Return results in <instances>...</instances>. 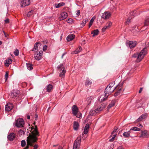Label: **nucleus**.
<instances>
[{
  "instance_id": "obj_1",
  "label": "nucleus",
  "mask_w": 149,
  "mask_h": 149,
  "mask_svg": "<svg viewBox=\"0 0 149 149\" xmlns=\"http://www.w3.org/2000/svg\"><path fill=\"white\" fill-rule=\"evenodd\" d=\"M35 127L36 128H34L33 127H31V134H30L27 137V146L23 149H28L29 146H33V143H35L37 140V136H39V135L37 127L36 126Z\"/></svg>"
},
{
  "instance_id": "obj_2",
  "label": "nucleus",
  "mask_w": 149,
  "mask_h": 149,
  "mask_svg": "<svg viewBox=\"0 0 149 149\" xmlns=\"http://www.w3.org/2000/svg\"><path fill=\"white\" fill-rule=\"evenodd\" d=\"M106 105L105 104L103 103L101 105L100 107L95 109H92L90 112V114L91 116L95 115L97 113L102 111L106 107Z\"/></svg>"
},
{
  "instance_id": "obj_3",
  "label": "nucleus",
  "mask_w": 149,
  "mask_h": 149,
  "mask_svg": "<svg viewBox=\"0 0 149 149\" xmlns=\"http://www.w3.org/2000/svg\"><path fill=\"white\" fill-rule=\"evenodd\" d=\"M146 49V48L145 47L141 51L139 54H138V55L136 60L137 62L140 61L146 54L147 53Z\"/></svg>"
},
{
  "instance_id": "obj_4",
  "label": "nucleus",
  "mask_w": 149,
  "mask_h": 149,
  "mask_svg": "<svg viewBox=\"0 0 149 149\" xmlns=\"http://www.w3.org/2000/svg\"><path fill=\"white\" fill-rule=\"evenodd\" d=\"M24 120L22 118H19L15 121L14 125L17 127L21 128L24 127Z\"/></svg>"
},
{
  "instance_id": "obj_5",
  "label": "nucleus",
  "mask_w": 149,
  "mask_h": 149,
  "mask_svg": "<svg viewBox=\"0 0 149 149\" xmlns=\"http://www.w3.org/2000/svg\"><path fill=\"white\" fill-rule=\"evenodd\" d=\"M109 85L110 84L108 85L104 91L105 95H106V96H107V97L110 95L111 93L114 91L115 88H116V87H115L114 89L111 90V88L113 86Z\"/></svg>"
},
{
  "instance_id": "obj_6",
  "label": "nucleus",
  "mask_w": 149,
  "mask_h": 149,
  "mask_svg": "<svg viewBox=\"0 0 149 149\" xmlns=\"http://www.w3.org/2000/svg\"><path fill=\"white\" fill-rule=\"evenodd\" d=\"M57 68L59 70L62 71L60 74V77L62 78L64 77L65 76V74L66 72V71L64 70L63 64H61L58 66Z\"/></svg>"
},
{
  "instance_id": "obj_7",
  "label": "nucleus",
  "mask_w": 149,
  "mask_h": 149,
  "mask_svg": "<svg viewBox=\"0 0 149 149\" xmlns=\"http://www.w3.org/2000/svg\"><path fill=\"white\" fill-rule=\"evenodd\" d=\"M81 142V137H77L74 143L73 149H79L80 145Z\"/></svg>"
},
{
  "instance_id": "obj_8",
  "label": "nucleus",
  "mask_w": 149,
  "mask_h": 149,
  "mask_svg": "<svg viewBox=\"0 0 149 149\" xmlns=\"http://www.w3.org/2000/svg\"><path fill=\"white\" fill-rule=\"evenodd\" d=\"M126 44L127 46H129L130 48L134 47L137 44V42L135 41H127L126 42Z\"/></svg>"
},
{
  "instance_id": "obj_9",
  "label": "nucleus",
  "mask_w": 149,
  "mask_h": 149,
  "mask_svg": "<svg viewBox=\"0 0 149 149\" xmlns=\"http://www.w3.org/2000/svg\"><path fill=\"white\" fill-rule=\"evenodd\" d=\"M139 137L146 138L149 137V132L146 130L142 131Z\"/></svg>"
},
{
  "instance_id": "obj_10",
  "label": "nucleus",
  "mask_w": 149,
  "mask_h": 149,
  "mask_svg": "<svg viewBox=\"0 0 149 149\" xmlns=\"http://www.w3.org/2000/svg\"><path fill=\"white\" fill-rule=\"evenodd\" d=\"M43 52L41 50L40 51L38 54H34V57L35 59L38 61L40 60L42 58Z\"/></svg>"
},
{
  "instance_id": "obj_11",
  "label": "nucleus",
  "mask_w": 149,
  "mask_h": 149,
  "mask_svg": "<svg viewBox=\"0 0 149 149\" xmlns=\"http://www.w3.org/2000/svg\"><path fill=\"white\" fill-rule=\"evenodd\" d=\"M111 15V14L109 12H105L102 13L101 17L104 19H109Z\"/></svg>"
},
{
  "instance_id": "obj_12",
  "label": "nucleus",
  "mask_w": 149,
  "mask_h": 149,
  "mask_svg": "<svg viewBox=\"0 0 149 149\" xmlns=\"http://www.w3.org/2000/svg\"><path fill=\"white\" fill-rule=\"evenodd\" d=\"M21 7L29 6L30 3V0H22L21 1Z\"/></svg>"
},
{
  "instance_id": "obj_13",
  "label": "nucleus",
  "mask_w": 149,
  "mask_h": 149,
  "mask_svg": "<svg viewBox=\"0 0 149 149\" xmlns=\"http://www.w3.org/2000/svg\"><path fill=\"white\" fill-rule=\"evenodd\" d=\"M15 137V134L13 133H11L8 135L7 138L10 141H13Z\"/></svg>"
},
{
  "instance_id": "obj_14",
  "label": "nucleus",
  "mask_w": 149,
  "mask_h": 149,
  "mask_svg": "<svg viewBox=\"0 0 149 149\" xmlns=\"http://www.w3.org/2000/svg\"><path fill=\"white\" fill-rule=\"evenodd\" d=\"M68 16V15L66 12H63L60 14V16L59 17V19L61 20H63L66 18Z\"/></svg>"
},
{
  "instance_id": "obj_15",
  "label": "nucleus",
  "mask_w": 149,
  "mask_h": 149,
  "mask_svg": "<svg viewBox=\"0 0 149 149\" xmlns=\"http://www.w3.org/2000/svg\"><path fill=\"white\" fill-rule=\"evenodd\" d=\"M72 113L75 116L78 113V108L75 105H74L72 107Z\"/></svg>"
},
{
  "instance_id": "obj_16",
  "label": "nucleus",
  "mask_w": 149,
  "mask_h": 149,
  "mask_svg": "<svg viewBox=\"0 0 149 149\" xmlns=\"http://www.w3.org/2000/svg\"><path fill=\"white\" fill-rule=\"evenodd\" d=\"M13 108V105L11 103H9L6 105L5 109L7 111H10Z\"/></svg>"
},
{
  "instance_id": "obj_17",
  "label": "nucleus",
  "mask_w": 149,
  "mask_h": 149,
  "mask_svg": "<svg viewBox=\"0 0 149 149\" xmlns=\"http://www.w3.org/2000/svg\"><path fill=\"white\" fill-rule=\"evenodd\" d=\"M19 93V91L16 90L14 91L11 93V96L12 97H17L18 96Z\"/></svg>"
},
{
  "instance_id": "obj_18",
  "label": "nucleus",
  "mask_w": 149,
  "mask_h": 149,
  "mask_svg": "<svg viewBox=\"0 0 149 149\" xmlns=\"http://www.w3.org/2000/svg\"><path fill=\"white\" fill-rule=\"evenodd\" d=\"M40 45V43L39 42H37L34 45V48L32 49L31 51L34 52L37 51L38 50V46Z\"/></svg>"
},
{
  "instance_id": "obj_19",
  "label": "nucleus",
  "mask_w": 149,
  "mask_h": 149,
  "mask_svg": "<svg viewBox=\"0 0 149 149\" xmlns=\"http://www.w3.org/2000/svg\"><path fill=\"white\" fill-rule=\"evenodd\" d=\"M107 97V96H106V95H101L99 98V100L101 102L104 101L106 100Z\"/></svg>"
},
{
  "instance_id": "obj_20",
  "label": "nucleus",
  "mask_w": 149,
  "mask_h": 149,
  "mask_svg": "<svg viewBox=\"0 0 149 149\" xmlns=\"http://www.w3.org/2000/svg\"><path fill=\"white\" fill-rule=\"evenodd\" d=\"M75 37V36L73 34L70 35L67 37V40L68 41H70L73 39Z\"/></svg>"
},
{
  "instance_id": "obj_21",
  "label": "nucleus",
  "mask_w": 149,
  "mask_h": 149,
  "mask_svg": "<svg viewBox=\"0 0 149 149\" xmlns=\"http://www.w3.org/2000/svg\"><path fill=\"white\" fill-rule=\"evenodd\" d=\"M79 123L77 122L74 121V122L73 128L74 130H77L79 128Z\"/></svg>"
},
{
  "instance_id": "obj_22",
  "label": "nucleus",
  "mask_w": 149,
  "mask_h": 149,
  "mask_svg": "<svg viewBox=\"0 0 149 149\" xmlns=\"http://www.w3.org/2000/svg\"><path fill=\"white\" fill-rule=\"evenodd\" d=\"M53 86L52 85L50 84L48 85L46 87L47 91L48 92H50L51 90L53 89Z\"/></svg>"
},
{
  "instance_id": "obj_23",
  "label": "nucleus",
  "mask_w": 149,
  "mask_h": 149,
  "mask_svg": "<svg viewBox=\"0 0 149 149\" xmlns=\"http://www.w3.org/2000/svg\"><path fill=\"white\" fill-rule=\"evenodd\" d=\"M115 103V101L114 100H113L111 101V102L109 104L107 107L108 109H110L114 105Z\"/></svg>"
},
{
  "instance_id": "obj_24",
  "label": "nucleus",
  "mask_w": 149,
  "mask_h": 149,
  "mask_svg": "<svg viewBox=\"0 0 149 149\" xmlns=\"http://www.w3.org/2000/svg\"><path fill=\"white\" fill-rule=\"evenodd\" d=\"M99 31L98 29L94 30L91 33V34H93V36L94 37L95 36L97 35L99 33Z\"/></svg>"
},
{
  "instance_id": "obj_25",
  "label": "nucleus",
  "mask_w": 149,
  "mask_h": 149,
  "mask_svg": "<svg viewBox=\"0 0 149 149\" xmlns=\"http://www.w3.org/2000/svg\"><path fill=\"white\" fill-rule=\"evenodd\" d=\"M92 84V82L90 80L89 78H87L85 83V85L87 86L90 85Z\"/></svg>"
},
{
  "instance_id": "obj_26",
  "label": "nucleus",
  "mask_w": 149,
  "mask_h": 149,
  "mask_svg": "<svg viewBox=\"0 0 149 149\" xmlns=\"http://www.w3.org/2000/svg\"><path fill=\"white\" fill-rule=\"evenodd\" d=\"M131 133L130 131L129 130L127 132H124L123 134V135L125 137H128L130 136V134Z\"/></svg>"
},
{
  "instance_id": "obj_27",
  "label": "nucleus",
  "mask_w": 149,
  "mask_h": 149,
  "mask_svg": "<svg viewBox=\"0 0 149 149\" xmlns=\"http://www.w3.org/2000/svg\"><path fill=\"white\" fill-rule=\"evenodd\" d=\"M65 5V3L64 2H61L60 3H59L55 4V7L56 8H59L61 6H64Z\"/></svg>"
},
{
  "instance_id": "obj_28",
  "label": "nucleus",
  "mask_w": 149,
  "mask_h": 149,
  "mask_svg": "<svg viewBox=\"0 0 149 149\" xmlns=\"http://www.w3.org/2000/svg\"><path fill=\"white\" fill-rule=\"evenodd\" d=\"M12 63V60L10 59H8L6 60L5 62V65L8 66L10 64Z\"/></svg>"
},
{
  "instance_id": "obj_29",
  "label": "nucleus",
  "mask_w": 149,
  "mask_h": 149,
  "mask_svg": "<svg viewBox=\"0 0 149 149\" xmlns=\"http://www.w3.org/2000/svg\"><path fill=\"white\" fill-rule=\"evenodd\" d=\"M82 50V48L81 47L79 46V48L77 49L75 51H74V52H73V54H77L79 53L80 52V51Z\"/></svg>"
},
{
  "instance_id": "obj_30",
  "label": "nucleus",
  "mask_w": 149,
  "mask_h": 149,
  "mask_svg": "<svg viewBox=\"0 0 149 149\" xmlns=\"http://www.w3.org/2000/svg\"><path fill=\"white\" fill-rule=\"evenodd\" d=\"M141 130V129L139 128H138L137 127H132L130 130L131 132V131H140Z\"/></svg>"
},
{
  "instance_id": "obj_31",
  "label": "nucleus",
  "mask_w": 149,
  "mask_h": 149,
  "mask_svg": "<svg viewBox=\"0 0 149 149\" xmlns=\"http://www.w3.org/2000/svg\"><path fill=\"white\" fill-rule=\"evenodd\" d=\"M26 66L28 69L29 70H32L33 69L32 65L29 63H27L26 64Z\"/></svg>"
},
{
  "instance_id": "obj_32",
  "label": "nucleus",
  "mask_w": 149,
  "mask_h": 149,
  "mask_svg": "<svg viewBox=\"0 0 149 149\" xmlns=\"http://www.w3.org/2000/svg\"><path fill=\"white\" fill-rule=\"evenodd\" d=\"M92 99V97L91 96H90L89 97H88L86 100V101L87 102V104H89L91 103V100Z\"/></svg>"
},
{
  "instance_id": "obj_33",
  "label": "nucleus",
  "mask_w": 149,
  "mask_h": 149,
  "mask_svg": "<svg viewBox=\"0 0 149 149\" xmlns=\"http://www.w3.org/2000/svg\"><path fill=\"white\" fill-rule=\"evenodd\" d=\"M88 21V19H84L82 21V23H81V24H82V26L81 27H83L85 26V24Z\"/></svg>"
},
{
  "instance_id": "obj_34",
  "label": "nucleus",
  "mask_w": 149,
  "mask_h": 149,
  "mask_svg": "<svg viewBox=\"0 0 149 149\" xmlns=\"http://www.w3.org/2000/svg\"><path fill=\"white\" fill-rule=\"evenodd\" d=\"M130 15L132 16V17H133V16H136L137 15H138V14H136V11H133L132 12L130 13Z\"/></svg>"
},
{
  "instance_id": "obj_35",
  "label": "nucleus",
  "mask_w": 149,
  "mask_h": 149,
  "mask_svg": "<svg viewBox=\"0 0 149 149\" xmlns=\"http://www.w3.org/2000/svg\"><path fill=\"white\" fill-rule=\"evenodd\" d=\"M116 135L115 134H111V135L110 136L112 137V138L111 139H110L109 141H113L116 137Z\"/></svg>"
},
{
  "instance_id": "obj_36",
  "label": "nucleus",
  "mask_w": 149,
  "mask_h": 149,
  "mask_svg": "<svg viewBox=\"0 0 149 149\" xmlns=\"http://www.w3.org/2000/svg\"><path fill=\"white\" fill-rule=\"evenodd\" d=\"M93 17H92L91 19L90 20V22L89 23V28H90L91 26L92 25L93 22L94 21V19H93Z\"/></svg>"
},
{
  "instance_id": "obj_37",
  "label": "nucleus",
  "mask_w": 149,
  "mask_h": 149,
  "mask_svg": "<svg viewBox=\"0 0 149 149\" xmlns=\"http://www.w3.org/2000/svg\"><path fill=\"white\" fill-rule=\"evenodd\" d=\"M112 23L111 22H108L106 24V26L108 28H109L112 25Z\"/></svg>"
},
{
  "instance_id": "obj_38",
  "label": "nucleus",
  "mask_w": 149,
  "mask_h": 149,
  "mask_svg": "<svg viewBox=\"0 0 149 149\" xmlns=\"http://www.w3.org/2000/svg\"><path fill=\"white\" fill-rule=\"evenodd\" d=\"M144 25L145 26H147L149 25V17L147 18L146 19Z\"/></svg>"
},
{
  "instance_id": "obj_39",
  "label": "nucleus",
  "mask_w": 149,
  "mask_h": 149,
  "mask_svg": "<svg viewBox=\"0 0 149 149\" xmlns=\"http://www.w3.org/2000/svg\"><path fill=\"white\" fill-rule=\"evenodd\" d=\"M148 115L147 113H144L141 116L142 118V119L143 120L146 118L147 117Z\"/></svg>"
},
{
  "instance_id": "obj_40",
  "label": "nucleus",
  "mask_w": 149,
  "mask_h": 149,
  "mask_svg": "<svg viewBox=\"0 0 149 149\" xmlns=\"http://www.w3.org/2000/svg\"><path fill=\"white\" fill-rule=\"evenodd\" d=\"M148 115L147 113H144L141 116L142 118V119L143 120L146 118L147 117Z\"/></svg>"
},
{
  "instance_id": "obj_41",
  "label": "nucleus",
  "mask_w": 149,
  "mask_h": 149,
  "mask_svg": "<svg viewBox=\"0 0 149 149\" xmlns=\"http://www.w3.org/2000/svg\"><path fill=\"white\" fill-rule=\"evenodd\" d=\"M121 90V88H120L118 90V91L116 92L114 94V96L115 97L117 96L118 95H119L120 94V91Z\"/></svg>"
},
{
  "instance_id": "obj_42",
  "label": "nucleus",
  "mask_w": 149,
  "mask_h": 149,
  "mask_svg": "<svg viewBox=\"0 0 149 149\" xmlns=\"http://www.w3.org/2000/svg\"><path fill=\"white\" fill-rule=\"evenodd\" d=\"M14 54L16 56H17L19 55V50L17 49H16L14 52Z\"/></svg>"
},
{
  "instance_id": "obj_43",
  "label": "nucleus",
  "mask_w": 149,
  "mask_h": 149,
  "mask_svg": "<svg viewBox=\"0 0 149 149\" xmlns=\"http://www.w3.org/2000/svg\"><path fill=\"white\" fill-rule=\"evenodd\" d=\"M26 145V142L24 140H22L21 142V145L22 147H24Z\"/></svg>"
},
{
  "instance_id": "obj_44",
  "label": "nucleus",
  "mask_w": 149,
  "mask_h": 149,
  "mask_svg": "<svg viewBox=\"0 0 149 149\" xmlns=\"http://www.w3.org/2000/svg\"><path fill=\"white\" fill-rule=\"evenodd\" d=\"M143 119L141 116L136 120L135 122L137 123L142 121Z\"/></svg>"
},
{
  "instance_id": "obj_45",
  "label": "nucleus",
  "mask_w": 149,
  "mask_h": 149,
  "mask_svg": "<svg viewBox=\"0 0 149 149\" xmlns=\"http://www.w3.org/2000/svg\"><path fill=\"white\" fill-rule=\"evenodd\" d=\"M33 11L31 10L27 14V16L28 17L30 16L33 13Z\"/></svg>"
},
{
  "instance_id": "obj_46",
  "label": "nucleus",
  "mask_w": 149,
  "mask_h": 149,
  "mask_svg": "<svg viewBox=\"0 0 149 149\" xmlns=\"http://www.w3.org/2000/svg\"><path fill=\"white\" fill-rule=\"evenodd\" d=\"M117 128H115L114 129L113 131V132L111 133L112 134H115L116 135H117Z\"/></svg>"
},
{
  "instance_id": "obj_47",
  "label": "nucleus",
  "mask_w": 149,
  "mask_h": 149,
  "mask_svg": "<svg viewBox=\"0 0 149 149\" xmlns=\"http://www.w3.org/2000/svg\"><path fill=\"white\" fill-rule=\"evenodd\" d=\"M18 132L19 134L21 135H22V134H24V131L22 130H19Z\"/></svg>"
},
{
  "instance_id": "obj_48",
  "label": "nucleus",
  "mask_w": 149,
  "mask_h": 149,
  "mask_svg": "<svg viewBox=\"0 0 149 149\" xmlns=\"http://www.w3.org/2000/svg\"><path fill=\"white\" fill-rule=\"evenodd\" d=\"M8 72L7 71L6 72L5 75V81H6L7 80L8 78Z\"/></svg>"
},
{
  "instance_id": "obj_49",
  "label": "nucleus",
  "mask_w": 149,
  "mask_h": 149,
  "mask_svg": "<svg viewBox=\"0 0 149 149\" xmlns=\"http://www.w3.org/2000/svg\"><path fill=\"white\" fill-rule=\"evenodd\" d=\"M133 17H129L127 19V21H126V23L127 24H129L130 22V21L131 19Z\"/></svg>"
},
{
  "instance_id": "obj_50",
  "label": "nucleus",
  "mask_w": 149,
  "mask_h": 149,
  "mask_svg": "<svg viewBox=\"0 0 149 149\" xmlns=\"http://www.w3.org/2000/svg\"><path fill=\"white\" fill-rule=\"evenodd\" d=\"M114 146V144L112 143L111 144L110 146H109V149H113Z\"/></svg>"
},
{
  "instance_id": "obj_51",
  "label": "nucleus",
  "mask_w": 149,
  "mask_h": 149,
  "mask_svg": "<svg viewBox=\"0 0 149 149\" xmlns=\"http://www.w3.org/2000/svg\"><path fill=\"white\" fill-rule=\"evenodd\" d=\"M136 31L137 32H138L139 31V29H138L137 27L136 26H135V28L134 29H132V32H134V30Z\"/></svg>"
},
{
  "instance_id": "obj_52",
  "label": "nucleus",
  "mask_w": 149,
  "mask_h": 149,
  "mask_svg": "<svg viewBox=\"0 0 149 149\" xmlns=\"http://www.w3.org/2000/svg\"><path fill=\"white\" fill-rule=\"evenodd\" d=\"M88 130L87 129H85V128H84V134H86L88 132Z\"/></svg>"
},
{
  "instance_id": "obj_53",
  "label": "nucleus",
  "mask_w": 149,
  "mask_h": 149,
  "mask_svg": "<svg viewBox=\"0 0 149 149\" xmlns=\"http://www.w3.org/2000/svg\"><path fill=\"white\" fill-rule=\"evenodd\" d=\"M107 29L108 28L106 26H104L102 28V31L103 32H104L105 31V30Z\"/></svg>"
},
{
  "instance_id": "obj_54",
  "label": "nucleus",
  "mask_w": 149,
  "mask_h": 149,
  "mask_svg": "<svg viewBox=\"0 0 149 149\" xmlns=\"http://www.w3.org/2000/svg\"><path fill=\"white\" fill-rule=\"evenodd\" d=\"M76 116L77 117H78V118H80L82 117L81 114V113H79L78 114H77Z\"/></svg>"
},
{
  "instance_id": "obj_55",
  "label": "nucleus",
  "mask_w": 149,
  "mask_h": 149,
  "mask_svg": "<svg viewBox=\"0 0 149 149\" xmlns=\"http://www.w3.org/2000/svg\"><path fill=\"white\" fill-rule=\"evenodd\" d=\"M89 127V124H87L86 125L84 128H85V129H87L88 130Z\"/></svg>"
},
{
  "instance_id": "obj_56",
  "label": "nucleus",
  "mask_w": 149,
  "mask_h": 149,
  "mask_svg": "<svg viewBox=\"0 0 149 149\" xmlns=\"http://www.w3.org/2000/svg\"><path fill=\"white\" fill-rule=\"evenodd\" d=\"M47 46H46V45L44 46L43 47V51H45L47 50Z\"/></svg>"
},
{
  "instance_id": "obj_57",
  "label": "nucleus",
  "mask_w": 149,
  "mask_h": 149,
  "mask_svg": "<svg viewBox=\"0 0 149 149\" xmlns=\"http://www.w3.org/2000/svg\"><path fill=\"white\" fill-rule=\"evenodd\" d=\"M80 11L79 10H77V13H76V15L77 16H79L80 14Z\"/></svg>"
},
{
  "instance_id": "obj_58",
  "label": "nucleus",
  "mask_w": 149,
  "mask_h": 149,
  "mask_svg": "<svg viewBox=\"0 0 149 149\" xmlns=\"http://www.w3.org/2000/svg\"><path fill=\"white\" fill-rule=\"evenodd\" d=\"M138 54H134L132 56V57H134V58H136V57H138Z\"/></svg>"
},
{
  "instance_id": "obj_59",
  "label": "nucleus",
  "mask_w": 149,
  "mask_h": 149,
  "mask_svg": "<svg viewBox=\"0 0 149 149\" xmlns=\"http://www.w3.org/2000/svg\"><path fill=\"white\" fill-rule=\"evenodd\" d=\"M33 147H34V149H37L38 148V146L37 144H35L33 146Z\"/></svg>"
},
{
  "instance_id": "obj_60",
  "label": "nucleus",
  "mask_w": 149,
  "mask_h": 149,
  "mask_svg": "<svg viewBox=\"0 0 149 149\" xmlns=\"http://www.w3.org/2000/svg\"><path fill=\"white\" fill-rule=\"evenodd\" d=\"M5 23H7L9 22V19H7L5 20Z\"/></svg>"
},
{
  "instance_id": "obj_61",
  "label": "nucleus",
  "mask_w": 149,
  "mask_h": 149,
  "mask_svg": "<svg viewBox=\"0 0 149 149\" xmlns=\"http://www.w3.org/2000/svg\"><path fill=\"white\" fill-rule=\"evenodd\" d=\"M117 149H124V148L122 146H120Z\"/></svg>"
},
{
  "instance_id": "obj_62",
  "label": "nucleus",
  "mask_w": 149,
  "mask_h": 149,
  "mask_svg": "<svg viewBox=\"0 0 149 149\" xmlns=\"http://www.w3.org/2000/svg\"><path fill=\"white\" fill-rule=\"evenodd\" d=\"M142 89H143V88H140L139 90V93H141V92Z\"/></svg>"
},
{
  "instance_id": "obj_63",
  "label": "nucleus",
  "mask_w": 149,
  "mask_h": 149,
  "mask_svg": "<svg viewBox=\"0 0 149 149\" xmlns=\"http://www.w3.org/2000/svg\"><path fill=\"white\" fill-rule=\"evenodd\" d=\"M3 33H4V35L5 36V37H7V35H6V33H5V32L4 31H3Z\"/></svg>"
},
{
  "instance_id": "obj_64",
  "label": "nucleus",
  "mask_w": 149,
  "mask_h": 149,
  "mask_svg": "<svg viewBox=\"0 0 149 149\" xmlns=\"http://www.w3.org/2000/svg\"><path fill=\"white\" fill-rule=\"evenodd\" d=\"M27 119H30V116H29V115H27Z\"/></svg>"
}]
</instances>
